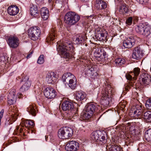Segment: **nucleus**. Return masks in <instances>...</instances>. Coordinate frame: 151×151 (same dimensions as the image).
Segmentation results:
<instances>
[{"label": "nucleus", "mask_w": 151, "mask_h": 151, "mask_svg": "<svg viewBox=\"0 0 151 151\" xmlns=\"http://www.w3.org/2000/svg\"><path fill=\"white\" fill-rule=\"evenodd\" d=\"M57 50L58 52L64 58L69 59L70 56L68 52L69 50V46L70 45L67 41L62 42L61 40L57 43Z\"/></svg>", "instance_id": "obj_1"}, {"label": "nucleus", "mask_w": 151, "mask_h": 151, "mask_svg": "<svg viewBox=\"0 0 151 151\" xmlns=\"http://www.w3.org/2000/svg\"><path fill=\"white\" fill-rule=\"evenodd\" d=\"M112 89L110 85L106 86L102 91V97L101 100L102 104L105 106L109 105V100L113 94Z\"/></svg>", "instance_id": "obj_2"}, {"label": "nucleus", "mask_w": 151, "mask_h": 151, "mask_svg": "<svg viewBox=\"0 0 151 151\" xmlns=\"http://www.w3.org/2000/svg\"><path fill=\"white\" fill-rule=\"evenodd\" d=\"M135 30L137 33L147 37L151 34V26L147 23L140 24L137 26Z\"/></svg>", "instance_id": "obj_3"}, {"label": "nucleus", "mask_w": 151, "mask_h": 151, "mask_svg": "<svg viewBox=\"0 0 151 151\" xmlns=\"http://www.w3.org/2000/svg\"><path fill=\"white\" fill-rule=\"evenodd\" d=\"M80 19L79 15L72 12H67L64 17L65 22L69 25H73L77 23Z\"/></svg>", "instance_id": "obj_4"}, {"label": "nucleus", "mask_w": 151, "mask_h": 151, "mask_svg": "<svg viewBox=\"0 0 151 151\" xmlns=\"http://www.w3.org/2000/svg\"><path fill=\"white\" fill-rule=\"evenodd\" d=\"M106 135L105 132L97 130L92 133L91 137L93 140H95L101 145H103L107 142L105 137Z\"/></svg>", "instance_id": "obj_5"}, {"label": "nucleus", "mask_w": 151, "mask_h": 151, "mask_svg": "<svg viewBox=\"0 0 151 151\" xmlns=\"http://www.w3.org/2000/svg\"><path fill=\"white\" fill-rule=\"evenodd\" d=\"M73 131L72 129L68 127L60 128L58 132V136L61 139H67L73 135Z\"/></svg>", "instance_id": "obj_6"}, {"label": "nucleus", "mask_w": 151, "mask_h": 151, "mask_svg": "<svg viewBox=\"0 0 151 151\" xmlns=\"http://www.w3.org/2000/svg\"><path fill=\"white\" fill-rule=\"evenodd\" d=\"M40 28L37 26L30 28L28 30V35L30 38L33 40H37L41 34Z\"/></svg>", "instance_id": "obj_7"}, {"label": "nucleus", "mask_w": 151, "mask_h": 151, "mask_svg": "<svg viewBox=\"0 0 151 151\" xmlns=\"http://www.w3.org/2000/svg\"><path fill=\"white\" fill-rule=\"evenodd\" d=\"M137 38L136 36L130 35L123 41V46L128 48H131L135 44V40Z\"/></svg>", "instance_id": "obj_8"}, {"label": "nucleus", "mask_w": 151, "mask_h": 151, "mask_svg": "<svg viewBox=\"0 0 151 151\" xmlns=\"http://www.w3.org/2000/svg\"><path fill=\"white\" fill-rule=\"evenodd\" d=\"M79 148L78 143L74 141L67 142L65 147V150L68 151H77Z\"/></svg>", "instance_id": "obj_9"}, {"label": "nucleus", "mask_w": 151, "mask_h": 151, "mask_svg": "<svg viewBox=\"0 0 151 151\" xmlns=\"http://www.w3.org/2000/svg\"><path fill=\"white\" fill-rule=\"evenodd\" d=\"M142 85L144 86L148 87L151 85V76L147 73L142 74L140 76Z\"/></svg>", "instance_id": "obj_10"}, {"label": "nucleus", "mask_w": 151, "mask_h": 151, "mask_svg": "<svg viewBox=\"0 0 151 151\" xmlns=\"http://www.w3.org/2000/svg\"><path fill=\"white\" fill-rule=\"evenodd\" d=\"M44 94L47 99H51L55 98L56 96V92L55 90L52 88H47L44 91Z\"/></svg>", "instance_id": "obj_11"}, {"label": "nucleus", "mask_w": 151, "mask_h": 151, "mask_svg": "<svg viewBox=\"0 0 151 151\" xmlns=\"http://www.w3.org/2000/svg\"><path fill=\"white\" fill-rule=\"evenodd\" d=\"M16 90L13 89L10 90L8 95V103L9 105L13 104L16 102L17 99V96L15 95Z\"/></svg>", "instance_id": "obj_12"}, {"label": "nucleus", "mask_w": 151, "mask_h": 151, "mask_svg": "<svg viewBox=\"0 0 151 151\" xmlns=\"http://www.w3.org/2000/svg\"><path fill=\"white\" fill-rule=\"evenodd\" d=\"M143 53L141 48L137 46L134 48L132 55V58L136 60L140 59L143 56Z\"/></svg>", "instance_id": "obj_13"}, {"label": "nucleus", "mask_w": 151, "mask_h": 151, "mask_svg": "<svg viewBox=\"0 0 151 151\" xmlns=\"http://www.w3.org/2000/svg\"><path fill=\"white\" fill-rule=\"evenodd\" d=\"M7 42L10 47L15 48L19 46V40L16 37L11 36L9 37Z\"/></svg>", "instance_id": "obj_14"}, {"label": "nucleus", "mask_w": 151, "mask_h": 151, "mask_svg": "<svg viewBox=\"0 0 151 151\" xmlns=\"http://www.w3.org/2000/svg\"><path fill=\"white\" fill-rule=\"evenodd\" d=\"M97 110V106L92 103H89L87 104L85 106L84 111L93 115Z\"/></svg>", "instance_id": "obj_15"}, {"label": "nucleus", "mask_w": 151, "mask_h": 151, "mask_svg": "<svg viewBox=\"0 0 151 151\" xmlns=\"http://www.w3.org/2000/svg\"><path fill=\"white\" fill-rule=\"evenodd\" d=\"M62 109L65 111H73L75 109L73 103L68 101H65L62 104Z\"/></svg>", "instance_id": "obj_16"}, {"label": "nucleus", "mask_w": 151, "mask_h": 151, "mask_svg": "<svg viewBox=\"0 0 151 151\" xmlns=\"http://www.w3.org/2000/svg\"><path fill=\"white\" fill-rule=\"evenodd\" d=\"M125 76L126 78L128 80L130 81L128 83L125 84L124 85L125 90L126 91H128L129 89L131 88L132 86H134V81L135 80L133 79V78H132V76L129 74H126Z\"/></svg>", "instance_id": "obj_17"}, {"label": "nucleus", "mask_w": 151, "mask_h": 151, "mask_svg": "<svg viewBox=\"0 0 151 151\" xmlns=\"http://www.w3.org/2000/svg\"><path fill=\"white\" fill-rule=\"evenodd\" d=\"M77 110V109L75 108V109L73 111L70 110L68 111V112L65 115L66 119L73 121L74 119L76 118L78 115L77 113L76 112Z\"/></svg>", "instance_id": "obj_18"}, {"label": "nucleus", "mask_w": 151, "mask_h": 151, "mask_svg": "<svg viewBox=\"0 0 151 151\" xmlns=\"http://www.w3.org/2000/svg\"><path fill=\"white\" fill-rule=\"evenodd\" d=\"M57 78V75L54 72L48 73L46 77V81L48 83L53 84Z\"/></svg>", "instance_id": "obj_19"}, {"label": "nucleus", "mask_w": 151, "mask_h": 151, "mask_svg": "<svg viewBox=\"0 0 151 151\" xmlns=\"http://www.w3.org/2000/svg\"><path fill=\"white\" fill-rule=\"evenodd\" d=\"M57 31L55 27H52V29L49 32L48 34V37H47L46 39V42L48 43H49L51 41H52L55 38V37H57Z\"/></svg>", "instance_id": "obj_20"}, {"label": "nucleus", "mask_w": 151, "mask_h": 151, "mask_svg": "<svg viewBox=\"0 0 151 151\" xmlns=\"http://www.w3.org/2000/svg\"><path fill=\"white\" fill-rule=\"evenodd\" d=\"M19 11L18 7L14 5L10 6L8 8V13L11 16H15L17 14Z\"/></svg>", "instance_id": "obj_21"}, {"label": "nucleus", "mask_w": 151, "mask_h": 151, "mask_svg": "<svg viewBox=\"0 0 151 151\" xmlns=\"http://www.w3.org/2000/svg\"><path fill=\"white\" fill-rule=\"evenodd\" d=\"M107 4L106 2L101 0H96L95 7L99 10L104 9L107 7Z\"/></svg>", "instance_id": "obj_22"}, {"label": "nucleus", "mask_w": 151, "mask_h": 151, "mask_svg": "<svg viewBox=\"0 0 151 151\" xmlns=\"http://www.w3.org/2000/svg\"><path fill=\"white\" fill-rule=\"evenodd\" d=\"M86 97V94L84 92L82 91H77L75 93V98L78 101H82L85 99Z\"/></svg>", "instance_id": "obj_23"}, {"label": "nucleus", "mask_w": 151, "mask_h": 151, "mask_svg": "<svg viewBox=\"0 0 151 151\" xmlns=\"http://www.w3.org/2000/svg\"><path fill=\"white\" fill-rule=\"evenodd\" d=\"M106 146V151H121L119 146L114 144H111L110 146L105 145Z\"/></svg>", "instance_id": "obj_24"}, {"label": "nucleus", "mask_w": 151, "mask_h": 151, "mask_svg": "<svg viewBox=\"0 0 151 151\" xmlns=\"http://www.w3.org/2000/svg\"><path fill=\"white\" fill-rule=\"evenodd\" d=\"M72 78L68 81V83L69 86L72 89H74L76 86L77 80L76 78L74 75H72Z\"/></svg>", "instance_id": "obj_25"}, {"label": "nucleus", "mask_w": 151, "mask_h": 151, "mask_svg": "<svg viewBox=\"0 0 151 151\" xmlns=\"http://www.w3.org/2000/svg\"><path fill=\"white\" fill-rule=\"evenodd\" d=\"M86 33H83L80 34L78 37H77L75 41L76 44H79L84 42L86 39Z\"/></svg>", "instance_id": "obj_26"}, {"label": "nucleus", "mask_w": 151, "mask_h": 151, "mask_svg": "<svg viewBox=\"0 0 151 151\" xmlns=\"http://www.w3.org/2000/svg\"><path fill=\"white\" fill-rule=\"evenodd\" d=\"M49 10L46 7H43L41 9V15L42 18L44 20L47 19L49 16Z\"/></svg>", "instance_id": "obj_27"}, {"label": "nucleus", "mask_w": 151, "mask_h": 151, "mask_svg": "<svg viewBox=\"0 0 151 151\" xmlns=\"http://www.w3.org/2000/svg\"><path fill=\"white\" fill-rule=\"evenodd\" d=\"M93 115L85 111L81 115V119L84 120L86 122L89 121Z\"/></svg>", "instance_id": "obj_28"}, {"label": "nucleus", "mask_w": 151, "mask_h": 151, "mask_svg": "<svg viewBox=\"0 0 151 151\" xmlns=\"http://www.w3.org/2000/svg\"><path fill=\"white\" fill-rule=\"evenodd\" d=\"M30 14L32 16L36 17L39 15V12H38L37 7L36 6L33 5L30 7Z\"/></svg>", "instance_id": "obj_29"}, {"label": "nucleus", "mask_w": 151, "mask_h": 151, "mask_svg": "<svg viewBox=\"0 0 151 151\" xmlns=\"http://www.w3.org/2000/svg\"><path fill=\"white\" fill-rule=\"evenodd\" d=\"M35 105L30 104L27 109V111L32 116H35L37 114V111L35 110Z\"/></svg>", "instance_id": "obj_30"}, {"label": "nucleus", "mask_w": 151, "mask_h": 151, "mask_svg": "<svg viewBox=\"0 0 151 151\" xmlns=\"http://www.w3.org/2000/svg\"><path fill=\"white\" fill-rule=\"evenodd\" d=\"M31 84V83L30 81H27L21 87L20 89V91L22 92L27 91L29 89Z\"/></svg>", "instance_id": "obj_31"}, {"label": "nucleus", "mask_w": 151, "mask_h": 151, "mask_svg": "<svg viewBox=\"0 0 151 151\" xmlns=\"http://www.w3.org/2000/svg\"><path fill=\"white\" fill-rule=\"evenodd\" d=\"M74 75L71 73L69 72L65 73L62 77V80L63 82H66L67 83H68L69 80L72 78V76Z\"/></svg>", "instance_id": "obj_32"}, {"label": "nucleus", "mask_w": 151, "mask_h": 151, "mask_svg": "<svg viewBox=\"0 0 151 151\" xmlns=\"http://www.w3.org/2000/svg\"><path fill=\"white\" fill-rule=\"evenodd\" d=\"M143 111H138L134 110V111H131L130 113L133 114V116L137 119H140L142 116Z\"/></svg>", "instance_id": "obj_33"}, {"label": "nucleus", "mask_w": 151, "mask_h": 151, "mask_svg": "<svg viewBox=\"0 0 151 151\" xmlns=\"http://www.w3.org/2000/svg\"><path fill=\"white\" fill-rule=\"evenodd\" d=\"M144 118L147 122H151V111H148L144 114Z\"/></svg>", "instance_id": "obj_34"}, {"label": "nucleus", "mask_w": 151, "mask_h": 151, "mask_svg": "<svg viewBox=\"0 0 151 151\" xmlns=\"http://www.w3.org/2000/svg\"><path fill=\"white\" fill-rule=\"evenodd\" d=\"M94 56L96 58H99L102 55L101 50L98 47H95L94 48Z\"/></svg>", "instance_id": "obj_35"}, {"label": "nucleus", "mask_w": 151, "mask_h": 151, "mask_svg": "<svg viewBox=\"0 0 151 151\" xmlns=\"http://www.w3.org/2000/svg\"><path fill=\"white\" fill-rule=\"evenodd\" d=\"M128 10L127 6L126 4L121 5L119 9L120 12L123 14L127 13L128 12Z\"/></svg>", "instance_id": "obj_36"}, {"label": "nucleus", "mask_w": 151, "mask_h": 151, "mask_svg": "<svg viewBox=\"0 0 151 151\" xmlns=\"http://www.w3.org/2000/svg\"><path fill=\"white\" fill-rule=\"evenodd\" d=\"M145 138L148 142H151V129L147 130L145 132Z\"/></svg>", "instance_id": "obj_37"}, {"label": "nucleus", "mask_w": 151, "mask_h": 151, "mask_svg": "<svg viewBox=\"0 0 151 151\" xmlns=\"http://www.w3.org/2000/svg\"><path fill=\"white\" fill-rule=\"evenodd\" d=\"M125 62V60L124 59L118 58L116 59L114 61V63L116 66H120L123 64Z\"/></svg>", "instance_id": "obj_38"}, {"label": "nucleus", "mask_w": 151, "mask_h": 151, "mask_svg": "<svg viewBox=\"0 0 151 151\" xmlns=\"http://www.w3.org/2000/svg\"><path fill=\"white\" fill-rule=\"evenodd\" d=\"M140 72V69L138 68H135L134 70V75L135 77H133V79L136 80V77L139 75Z\"/></svg>", "instance_id": "obj_39"}, {"label": "nucleus", "mask_w": 151, "mask_h": 151, "mask_svg": "<svg viewBox=\"0 0 151 151\" xmlns=\"http://www.w3.org/2000/svg\"><path fill=\"white\" fill-rule=\"evenodd\" d=\"M19 127L17 126L16 129L14 130V134L15 135H21L20 134L22 133L23 132V129L21 127L20 128V129H19Z\"/></svg>", "instance_id": "obj_40"}, {"label": "nucleus", "mask_w": 151, "mask_h": 151, "mask_svg": "<svg viewBox=\"0 0 151 151\" xmlns=\"http://www.w3.org/2000/svg\"><path fill=\"white\" fill-rule=\"evenodd\" d=\"M12 122L10 120L9 118L6 119V121L5 123L4 127L6 128L9 127H8L9 128V129H10L11 128V127L10 125L12 124Z\"/></svg>", "instance_id": "obj_41"}, {"label": "nucleus", "mask_w": 151, "mask_h": 151, "mask_svg": "<svg viewBox=\"0 0 151 151\" xmlns=\"http://www.w3.org/2000/svg\"><path fill=\"white\" fill-rule=\"evenodd\" d=\"M87 68L90 69V70L92 73V74H93V75L95 74V75H97V73L96 72L94 69V66H92V65H89L87 66Z\"/></svg>", "instance_id": "obj_42"}, {"label": "nucleus", "mask_w": 151, "mask_h": 151, "mask_svg": "<svg viewBox=\"0 0 151 151\" xmlns=\"http://www.w3.org/2000/svg\"><path fill=\"white\" fill-rule=\"evenodd\" d=\"M44 56L43 55H41L39 57L37 63H38L41 64H43L44 62Z\"/></svg>", "instance_id": "obj_43"}, {"label": "nucleus", "mask_w": 151, "mask_h": 151, "mask_svg": "<svg viewBox=\"0 0 151 151\" xmlns=\"http://www.w3.org/2000/svg\"><path fill=\"white\" fill-rule=\"evenodd\" d=\"M145 106L147 109H151V98L148 99L146 101Z\"/></svg>", "instance_id": "obj_44"}, {"label": "nucleus", "mask_w": 151, "mask_h": 151, "mask_svg": "<svg viewBox=\"0 0 151 151\" xmlns=\"http://www.w3.org/2000/svg\"><path fill=\"white\" fill-rule=\"evenodd\" d=\"M134 110L138 111H144L143 107L142 105H137L135 107Z\"/></svg>", "instance_id": "obj_45"}, {"label": "nucleus", "mask_w": 151, "mask_h": 151, "mask_svg": "<svg viewBox=\"0 0 151 151\" xmlns=\"http://www.w3.org/2000/svg\"><path fill=\"white\" fill-rule=\"evenodd\" d=\"M126 104V102L123 101H122L120 102L119 104L118 105L121 108L123 109L125 107Z\"/></svg>", "instance_id": "obj_46"}, {"label": "nucleus", "mask_w": 151, "mask_h": 151, "mask_svg": "<svg viewBox=\"0 0 151 151\" xmlns=\"http://www.w3.org/2000/svg\"><path fill=\"white\" fill-rule=\"evenodd\" d=\"M132 17H129L126 21V23L127 24L130 25L132 23Z\"/></svg>", "instance_id": "obj_47"}, {"label": "nucleus", "mask_w": 151, "mask_h": 151, "mask_svg": "<svg viewBox=\"0 0 151 151\" xmlns=\"http://www.w3.org/2000/svg\"><path fill=\"white\" fill-rule=\"evenodd\" d=\"M106 16V14H101L99 13L96 15L97 17L99 18V19L101 20L104 18Z\"/></svg>", "instance_id": "obj_48"}, {"label": "nucleus", "mask_w": 151, "mask_h": 151, "mask_svg": "<svg viewBox=\"0 0 151 151\" xmlns=\"http://www.w3.org/2000/svg\"><path fill=\"white\" fill-rule=\"evenodd\" d=\"M137 1L141 4H145L147 2L148 0H136Z\"/></svg>", "instance_id": "obj_49"}, {"label": "nucleus", "mask_w": 151, "mask_h": 151, "mask_svg": "<svg viewBox=\"0 0 151 151\" xmlns=\"http://www.w3.org/2000/svg\"><path fill=\"white\" fill-rule=\"evenodd\" d=\"M85 71V73L86 74H89L90 76L91 75L92 76H93V74H92V73L91 72L90 69L87 68V67L86 68V70Z\"/></svg>", "instance_id": "obj_50"}, {"label": "nucleus", "mask_w": 151, "mask_h": 151, "mask_svg": "<svg viewBox=\"0 0 151 151\" xmlns=\"http://www.w3.org/2000/svg\"><path fill=\"white\" fill-rule=\"evenodd\" d=\"M4 112V110L3 109H2L0 112V126L1 124V120L3 116Z\"/></svg>", "instance_id": "obj_51"}, {"label": "nucleus", "mask_w": 151, "mask_h": 151, "mask_svg": "<svg viewBox=\"0 0 151 151\" xmlns=\"http://www.w3.org/2000/svg\"><path fill=\"white\" fill-rule=\"evenodd\" d=\"M139 20V17L137 16H134L133 18V20L134 23H136Z\"/></svg>", "instance_id": "obj_52"}, {"label": "nucleus", "mask_w": 151, "mask_h": 151, "mask_svg": "<svg viewBox=\"0 0 151 151\" xmlns=\"http://www.w3.org/2000/svg\"><path fill=\"white\" fill-rule=\"evenodd\" d=\"M48 2L50 6H52L54 3V0H48Z\"/></svg>", "instance_id": "obj_53"}, {"label": "nucleus", "mask_w": 151, "mask_h": 151, "mask_svg": "<svg viewBox=\"0 0 151 151\" xmlns=\"http://www.w3.org/2000/svg\"><path fill=\"white\" fill-rule=\"evenodd\" d=\"M33 51H31V52H30L29 53V54L27 56L26 58L27 59H28V58H30L32 56V55L33 54Z\"/></svg>", "instance_id": "obj_54"}, {"label": "nucleus", "mask_w": 151, "mask_h": 151, "mask_svg": "<svg viewBox=\"0 0 151 151\" xmlns=\"http://www.w3.org/2000/svg\"><path fill=\"white\" fill-rule=\"evenodd\" d=\"M95 30L96 31V32H101L102 30V29L100 27H98V28L95 27Z\"/></svg>", "instance_id": "obj_55"}, {"label": "nucleus", "mask_w": 151, "mask_h": 151, "mask_svg": "<svg viewBox=\"0 0 151 151\" xmlns=\"http://www.w3.org/2000/svg\"><path fill=\"white\" fill-rule=\"evenodd\" d=\"M34 124H35L34 122L32 120H30V127H33L34 126Z\"/></svg>", "instance_id": "obj_56"}, {"label": "nucleus", "mask_w": 151, "mask_h": 151, "mask_svg": "<svg viewBox=\"0 0 151 151\" xmlns=\"http://www.w3.org/2000/svg\"><path fill=\"white\" fill-rule=\"evenodd\" d=\"M28 122V120H26L24 121V125L26 127H28V124L27 123Z\"/></svg>", "instance_id": "obj_57"}, {"label": "nucleus", "mask_w": 151, "mask_h": 151, "mask_svg": "<svg viewBox=\"0 0 151 151\" xmlns=\"http://www.w3.org/2000/svg\"><path fill=\"white\" fill-rule=\"evenodd\" d=\"M100 35L102 37H105V34L104 33H101L100 34Z\"/></svg>", "instance_id": "obj_58"}, {"label": "nucleus", "mask_w": 151, "mask_h": 151, "mask_svg": "<svg viewBox=\"0 0 151 151\" xmlns=\"http://www.w3.org/2000/svg\"><path fill=\"white\" fill-rule=\"evenodd\" d=\"M27 124H27V125H28V127H30V126H29V124H30V120H28V122L27 123Z\"/></svg>", "instance_id": "obj_59"}, {"label": "nucleus", "mask_w": 151, "mask_h": 151, "mask_svg": "<svg viewBox=\"0 0 151 151\" xmlns=\"http://www.w3.org/2000/svg\"><path fill=\"white\" fill-rule=\"evenodd\" d=\"M92 17V15H91L90 16H89V17H88V18H89V19H91V18L92 19H93Z\"/></svg>", "instance_id": "obj_60"}, {"label": "nucleus", "mask_w": 151, "mask_h": 151, "mask_svg": "<svg viewBox=\"0 0 151 151\" xmlns=\"http://www.w3.org/2000/svg\"><path fill=\"white\" fill-rule=\"evenodd\" d=\"M25 78L26 80H28L29 79V77L28 76H26Z\"/></svg>", "instance_id": "obj_61"}, {"label": "nucleus", "mask_w": 151, "mask_h": 151, "mask_svg": "<svg viewBox=\"0 0 151 151\" xmlns=\"http://www.w3.org/2000/svg\"><path fill=\"white\" fill-rule=\"evenodd\" d=\"M106 53L105 52L104 53V52H103V56H104L106 55Z\"/></svg>", "instance_id": "obj_62"}, {"label": "nucleus", "mask_w": 151, "mask_h": 151, "mask_svg": "<svg viewBox=\"0 0 151 151\" xmlns=\"http://www.w3.org/2000/svg\"><path fill=\"white\" fill-rule=\"evenodd\" d=\"M43 101V100H42V99H41L40 100V102H41L42 103Z\"/></svg>", "instance_id": "obj_63"}, {"label": "nucleus", "mask_w": 151, "mask_h": 151, "mask_svg": "<svg viewBox=\"0 0 151 151\" xmlns=\"http://www.w3.org/2000/svg\"><path fill=\"white\" fill-rule=\"evenodd\" d=\"M140 18V20H141V18H140H140Z\"/></svg>", "instance_id": "obj_64"}]
</instances>
